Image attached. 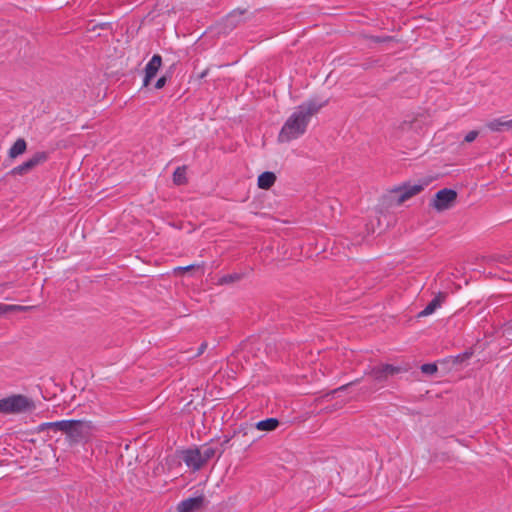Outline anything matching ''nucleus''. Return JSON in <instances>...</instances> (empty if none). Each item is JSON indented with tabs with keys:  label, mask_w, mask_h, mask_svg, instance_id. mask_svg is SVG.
Segmentation results:
<instances>
[{
	"label": "nucleus",
	"mask_w": 512,
	"mask_h": 512,
	"mask_svg": "<svg viewBox=\"0 0 512 512\" xmlns=\"http://www.w3.org/2000/svg\"><path fill=\"white\" fill-rule=\"evenodd\" d=\"M327 102V100L312 99L298 106L281 128L278 141L287 143L302 136L307 130L311 117L326 106Z\"/></svg>",
	"instance_id": "obj_1"
},
{
	"label": "nucleus",
	"mask_w": 512,
	"mask_h": 512,
	"mask_svg": "<svg viewBox=\"0 0 512 512\" xmlns=\"http://www.w3.org/2000/svg\"><path fill=\"white\" fill-rule=\"evenodd\" d=\"M35 408L32 399L25 395L13 394L0 399V414H20L30 412Z\"/></svg>",
	"instance_id": "obj_2"
},
{
	"label": "nucleus",
	"mask_w": 512,
	"mask_h": 512,
	"mask_svg": "<svg viewBox=\"0 0 512 512\" xmlns=\"http://www.w3.org/2000/svg\"><path fill=\"white\" fill-rule=\"evenodd\" d=\"M427 186V182L420 183H404L391 189L390 193L396 204L401 205L412 197L420 194Z\"/></svg>",
	"instance_id": "obj_3"
},
{
	"label": "nucleus",
	"mask_w": 512,
	"mask_h": 512,
	"mask_svg": "<svg viewBox=\"0 0 512 512\" xmlns=\"http://www.w3.org/2000/svg\"><path fill=\"white\" fill-rule=\"evenodd\" d=\"M93 431V425L86 420H67L65 434L72 441L89 437Z\"/></svg>",
	"instance_id": "obj_4"
},
{
	"label": "nucleus",
	"mask_w": 512,
	"mask_h": 512,
	"mask_svg": "<svg viewBox=\"0 0 512 512\" xmlns=\"http://www.w3.org/2000/svg\"><path fill=\"white\" fill-rule=\"evenodd\" d=\"M457 199V192L452 189L439 190L432 199L430 206L437 212L452 208Z\"/></svg>",
	"instance_id": "obj_5"
},
{
	"label": "nucleus",
	"mask_w": 512,
	"mask_h": 512,
	"mask_svg": "<svg viewBox=\"0 0 512 512\" xmlns=\"http://www.w3.org/2000/svg\"><path fill=\"white\" fill-rule=\"evenodd\" d=\"M48 159V154L46 152H37L28 160L23 162L22 164L14 167L10 174L13 176H24L35 169L38 165L43 164Z\"/></svg>",
	"instance_id": "obj_6"
},
{
	"label": "nucleus",
	"mask_w": 512,
	"mask_h": 512,
	"mask_svg": "<svg viewBox=\"0 0 512 512\" xmlns=\"http://www.w3.org/2000/svg\"><path fill=\"white\" fill-rule=\"evenodd\" d=\"M402 371L403 369L399 366L379 364L371 367L366 374L371 376L375 381L382 382L393 375L401 373Z\"/></svg>",
	"instance_id": "obj_7"
},
{
	"label": "nucleus",
	"mask_w": 512,
	"mask_h": 512,
	"mask_svg": "<svg viewBox=\"0 0 512 512\" xmlns=\"http://www.w3.org/2000/svg\"><path fill=\"white\" fill-rule=\"evenodd\" d=\"M162 66V58L160 55H154L145 67V76L143 85L146 87L150 84L151 80L156 76L157 72Z\"/></svg>",
	"instance_id": "obj_8"
},
{
	"label": "nucleus",
	"mask_w": 512,
	"mask_h": 512,
	"mask_svg": "<svg viewBox=\"0 0 512 512\" xmlns=\"http://www.w3.org/2000/svg\"><path fill=\"white\" fill-rule=\"evenodd\" d=\"M183 461L188 467L199 470L204 462L201 458L200 449H189L183 452Z\"/></svg>",
	"instance_id": "obj_9"
},
{
	"label": "nucleus",
	"mask_w": 512,
	"mask_h": 512,
	"mask_svg": "<svg viewBox=\"0 0 512 512\" xmlns=\"http://www.w3.org/2000/svg\"><path fill=\"white\" fill-rule=\"evenodd\" d=\"M203 497L189 498L181 501L178 506V512H193L198 510L203 504Z\"/></svg>",
	"instance_id": "obj_10"
},
{
	"label": "nucleus",
	"mask_w": 512,
	"mask_h": 512,
	"mask_svg": "<svg viewBox=\"0 0 512 512\" xmlns=\"http://www.w3.org/2000/svg\"><path fill=\"white\" fill-rule=\"evenodd\" d=\"M446 299L445 293H438L436 297L419 313V317H426L431 315L437 308H439Z\"/></svg>",
	"instance_id": "obj_11"
},
{
	"label": "nucleus",
	"mask_w": 512,
	"mask_h": 512,
	"mask_svg": "<svg viewBox=\"0 0 512 512\" xmlns=\"http://www.w3.org/2000/svg\"><path fill=\"white\" fill-rule=\"evenodd\" d=\"M486 126L493 132H501L503 130L512 129V120L504 118L493 119L489 121Z\"/></svg>",
	"instance_id": "obj_12"
},
{
	"label": "nucleus",
	"mask_w": 512,
	"mask_h": 512,
	"mask_svg": "<svg viewBox=\"0 0 512 512\" xmlns=\"http://www.w3.org/2000/svg\"><path fill=\"white\" fill-rule=\"evenodd\" d=\"M27 150V143L23 138L17 139L8 151V155L11 159H15L18 156L24 154Z\"/></svg>",
	"instance_id": "obj_13"
},
{
	"label": "nucleus",
	"mask_w": 512,
	"mask_h": 512,
	"mask_svg": "<svg viewBox=\"0 0 512 512\" xmlns=\"http://www.w3.org/2000/svg\"><path fill=\"white\" fill-rule=\"evenodd\" d=\"M276 181V175L273 172H263L258 177V187L261 189H269L271 188Z\"/></svg>",
	"instance_id": "obj_14"
},
{
	"label": "nucleus",
	"mask_w": 512,
	"mask_h": 512,
	"mask_svg": "<svg viewBox=\"0 0 512 512\" xmlns=\"http://www.w3.org/2000/svg\"><path fill=\"white\" fill-rule=\"evenodd\" d=\"M66 427H67V420H61V421H57V422L43 423L39 426L38 430L40 432L52 430L54 432H62L65 434Z\"/></svg>",
	"instance_id": "obj_15"
},
{
	"label": "nucleus",
	"mask_w": 512,
	"mask_h": 512,
	"mask_svg": "<svg viewBox=\"0 0 512 512\" xmlns=\"http://www.w3.org/2000/svg\"><path fill=\"white\" fill-rule=\"evenodd\" d=\"M279 421L276 418H268L255 424V428L259 431L271 432L278 428Z\"/></svg>",
	"instance_id": "obj_16"
},
{
	"label": "nucleus",
	"mask_w": 512,
	"mask_h": 512,
	"mask_svg": "<svg viewBox=\"0 0 512 512\" xmlns=\"http://www.w3.org/2000/svg\"><path fill=\"white\" fill-rule=\"evenodd\" d=\"M29 307L21 306V305H7L0 303V316L7 314L9 312H18V311H26Z\"/></svg>",
	"instance_id": "obj_17"
},
{
	"label": "nucleus",
	"mask_w": 512,
	"mask_h": 512,
	"mask_svg": "<svg viewBox=\"0 0 512 512\" xmlns=\"http://www.w3.org/2000/svg\"><path fill=\"white\" fill-rule=\"evenodd\" d=\"M186 181V169L184 167H178L173 174V182L176 185H183Z\"/></svg>",
	"instance_id": "obj_18"
},
{
	"label": "nucleus",
	"mask_w": 512,
	"mask_h": 512,
	"mask_svg": "<svg viewBox=\"0 0 512 512\" xmlns=\"http://www.w3.org/2000/svg\"><path fill=\"white\" fill-rule=\"evenodd\" d=\"M216 450L213 447L205 446L200 449L201 458L204 464L214 457Z\"/></svg>",
	"instance_id": "obj_19"
},
{
	"label": "nucleus",
	"mask_w": 512,
	"mask_h": 512,
	"mask_svg": "<svg viewBox=\"0 0 512 512\" xmlns=\"http://www.w3.org/2000/svg\"><path fill=\"white\" fill-rule=\"evenodd\" d=\"M421 371L425 374L433 375L437 372L436 364L428 363L421 366Z\"/></svg>",
	"instance_id": "obj_20"
},
{
	"label": "nucleus",
	"mask_w": 512,
	"mask_h": 512,
	"mask_svg": "<svg viewBox=\"0 0 512 512\" xmlns=\"http://www.w3.org/2000/svg\"><path fill=\"white\" fill-rule=\"evenodd\" d=\"M194 269H201V266L200 265H189V266H186V267H178L174 271H175V273L179 274V273H183V272H186V271H191V270H194Z\"/></svg>",
	"instance_id": "obj_21"
},
{
	"label": "nucleus",
	"mask_w": 512,
	"mask_h": 512,
	"mask_svg": "<svg viewBox=\"0 0 512 512\" xmlns=\"http://www.w3.org/2000/svg\"><path fill=\"white\" fill-rule=\"evenodd\" d=\"M477 136H478V132L475 130H472L466 134L464 140L467 143H471L477 138Z\"/></svg>",
	"instance_id": "obj_22"
},
{
	"label": "nucleus",
	"mask_w": 512,
	"mask_h": 512,
	"mask_svg": "<svg viewBox=\"0 0 512 512\" xmlns=\"http://www.w3.org/2000/svg\"><path fill=\"white\" fill-rule=\"evenodd\" d=\"M166 82H167V78H166V76H162V77H160V78L157 80L156 84H155V88H156V89H162V88L165 86Z\"/></svg>",
	"instance_id": "obj_23"
},
{
	"label": "nucleus",
	"mask_w": 512,
	"mask_h": 512,
	"mask_svg": "<svg viewBox=\"0 0 512 512\" xmlns=\"http://www.w3.org/2000/svg\"><path fill=\"white\" fill-rule=\"evenodd\" d=\"M240 279H241L240 275L234 274V275H229V276L223 278V282H233V281H238Z\"/></svg>",
	"instance_id": "obj_24"
},
{
	"label": "nucleus",
	"mask_w": 512,
	"mask_h": 512,
	"mask_svg": "<svg viewBox=\"0 0 512 512\" xmlns=\"http://www.w3.org/2000/svg\"><path fill=\"white\" fill-rule=\"evenodd\" d=\"M414 120L412 121H404L402 124H401V129L402 130H406L408 128H411L412 127V124H413Z\"/></svg>",
	"instance_id": "obj_25"
},
{
	"label": "nucleus",
	"mask_w": 512,
	"mask_h": 512,
	"mask_svg": "<svg viewBox=\"0 0 512 512\" xmlns=\"http://www.w3.org/2000/svg\"><path fill=\"white\" fill-rule=\"evenodd\" d=\"M206 347H207L206 343L201 344L200 349H199V354L203 353V351L206 349Z\"/></svg>",
	"instance_id": "obj_26"
},
{
	"label": "nucleus",
	"mask_w": 512,
	"mask_h": 512,
	"mask_svg": "<svg viewBox=\"0 0 512 512\" xmlns=\"http://www.w3.org/2000/svg\"><path fill=\"white\" fill-rule=\"evenodd\" d=\"M346 386H347V385L341 386V387L339 388V390H343V389H345V388H346Z\"/></svg>",
	"instance_id": "obj_27"
}]
</instances>
